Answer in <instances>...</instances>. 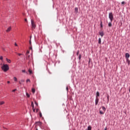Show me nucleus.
Here are the masks:
<instances>
[{"instance_id":"f257e3e1","label":"nucleus","mask_w":130,"mask_h":130,"mask_svg":"<svg viewBox=\"0 0 130 130\" xmlns=\"http://www.w3.org/2000/svg\"><path fill=\"white\" fill-rule=\"evenodd\" d=\"M2 70L4 71V72H8L9 70H10V68L9 67V65L7 64H4L3 66L2 67Z\"/></svg>"},{"instance_id":"f03ea898","label":"nucleus","mask_w":130,"mask_h":130,"mask_svg":"<svg viewBox=\"0 0 130 130\" xmlns=\"http://www.w3.org/2000/svg\"><path fill=\"white\" fill-rule=\"evenodd\" d=\"M109 18L110 19L111 22H112L113 21V14L112 12L109 13Z\"/></svg>"},{"instance_id":"7ed1b4c3","label":"nucleus","mask_w":130,"mask_h":130,"mask_svg":"<svg viewBox=\"0 0 130 130\" xmlns=\"http://www.w3.org/2000/svg\"><path fill=\"white\" fill-rule=\"evenodd\" d=\"M99 103V98H95V106L98 105Z\"/></svg>"},{"instance_id":"20e7f679","label":"nucleus","mask_w":130,"mask_h":130,"mask_svg":"<svg viewBox=\"0 0 130 130\" xmlns=\"http://www.w3.org/2000/svg\"><path fill=\"white\" fill-rule=\"evenodd\" d=\"M29 45H30V47H29V50H31V52L32 51H33V50L32 49V42H31V40H29Z\"/></svg>"},{"instance_id":"39448f33","label":"nucleus","mask_w":130,"mask_h":130,"mask_svg":"<svg viewBox=\"0 0 130 130\" xmlns=\"http://www.w3.org/2000/svg\"><path fill=\"white\" fill-rule=\"evenodd\" d=\"M130 55L128 53H126L125 55V57H126V59H128V58L129 57Z\"/></svg>"},{"instance_id":"423d86ee","label":"nucleus","mask_w":130,"mask_h":130,"mask_svg":"<svg viewBox=\"0 0 130 130\" xmlns=\"http://www.w3.org/2000/svg\"><path fill=\"white\" fill-rule=\"evenodd\" d=\"M99 34L101 36V37H103V36H104V32H103V31H99Z\"/></svg>"},{"instance_id":"0eeeda50","label":"nucleus","mask_w":130,"mask_h":130,"mask_svg":"<svg viewBox=\"0 0 130 130\" xmlns=\"http://www.w3.org/2000/svg\"><path fill=\"white\" fill-rule=\"evenodd\" d=\"M42 123H41V122H40V121H38V122H35L36 126V125H41Z\"/></svg>"},{"instance_id":"6e6552de","label":"nucleus","mask_w":130,"mask_h":130,"mask_svg":"<svg viewBox=\"0 0 130 130\" xmlns=\"http://www.w3.org/2000/svg\"><path fill=\"white\" fill-rule=\"evenodd\" d=\"M100 96V92L99 91L96 92V98H98V97Z\"/></svg>"},{"instance_id":"1a4fd4ad","label":"nucleus","mask_w":130,"mask_h":130,"mask_svg":"<svg viewBox=\"0 0 130 130\" xmlns=\"http://www.w3.org/2000/svg\"><path fill=\"white\" fill-rule=\"evenodd\" d=\"M24 82H25L24 80H21L20 81H19V83L20 85H22V84H23V83H24Z\"/></svg>"},{"instance_id":"9d476101","label":"nucleus","mask_w":130,"mask_h":130,"mask_svg":"<svg viewBox=\"0 0 130 130\" xmlns=\"http://www.w3.org/2000/svg\"><path fill=\"white\" fill-rule=\"evenodd\" d=\"M79 9L77 7L75 8V12L76 14H78Z\"/></svg>"},{"instance_id":"9b49d317","label":"nucleus","mask_w":130,"mask_h":130,"mask_svg":"<svg viewBox=\"0 0 130 130\" xmlns=\"http://www.w3.org/2000/svg\"><path fill=\"white\" fill-rule=\"evenodd\" d=\"M86 130H92V126H91V125H89L87 127V129H86Z\"/></svg>"},{"instance_id":"f8f14e48","label":"nucleus","mask_w":130,"mask_h":130,"mask_svg":"<svg viewBox=\"0 0 130 130\" xmlns=\"http://www.w3.org/2000/svg\"><path fill=\"white\" fill-rule=\"evenodd\" d=\"M112 21H111L109 23H108V26L109 27H112Z\"/></svg>"},{"instance_id":"ddd939ff","label":"nucleus","mask_w":130,"mask_h":130,"mask_svg":"<svg viewBox=\"0 0 130 130\" xmlns=\"http://www.w3.org/2000/svg\"><path fill=\"white\" fill-rule=\"evenodd\" d=\"M6 60H7V62H9V63H11V59H8V58H7Z\"/></svg>"},{"instance_id":"4468645a","label":"nucleus","mask_w":130,"mask_h":130,"mask_svg":"<svg viewBox=\"0 0 130 130\" xmlns=\"http://www.w3.org/2000/svg\"><path fill=\"white\" fill-rule=\"evenodd\" d=\"M28 73H29L30 75H31V74H32L33 72L31 69H29Z\"/></svg>"},{"instance_id":"2eb2a0df","label":"nucleus","mask_w":130,"mask_h":130,"mask_svg":"<svg viewBox=\"0 0 130 130\" xmlns=\"http://www.w3.org/2000/svg\"><path fill=\"white\" fill-rule=\"evenodd\" d=\"M126 59V62H127V63H128V66H129V64H130L129 59Z\"/></svg>"},{"instance_id":"dca6fc26","label":"nucleus","mask_w":130,"mask_h":130,"mask_svg":"<svg viewBox=\"0 0 130 130\" xmlns=\"http://www.w3.org/2000/svg\"><path fill=\"white\" fill-rule=\"evenodd\" d=\"M11 29H12V27H9L7 29V30H6L7 32H10V31H11Z\"/></svg>"},{"instance_id":"f3484780","label":"nucleus","mask_w":130,"mask_h":130,"mask_svg":"<svg viewBox=\"0 0 130 130\" xmlns=\"http://www.w3.org/2000/svg\"><path fill=\"white\" fill-rule=\"evenodd\" d=\"M102 108L104 112L106 111V108H105V107L102 106Z\"/></svg>"},{"instance_id":"a211bd4d","label":"nucleus","mask_w":130,"mask_h":130,"mask_svg":"<svg viewBox=\"0 0 130 130\" xmlns=\"http://www.w3.org/2000/svg\"><path fill=\"white\" fill-rule=\"evenodd\" d=\"M107 102L108 103L109 102V94H107Z\"/></svg>"},{"instance_id":"6ab92c4d","label":"nucleus","mask_w":130,"mask_h":130,"mask_svg":"<svg viewBox=\"0 0 130 130\" xmlns=\"http://www.w3.org/2000/svg\"><path fill=\"white\" fill-rule=\"evenodd\" d=\"M78 58H79V60H81V59L82 58V54H79Z\"/></svg>"},{"instance_id":"aec40b11","label":"nucleus","mask_w":130,"mask_h":130,"mask_svg":"<svg viewBox=\"0 0 130 130\" xmlns=\"http://www.w3.org/2000/svg\"><path fill=\"white\" fill-rule=\"evenodd\" d=\"M98 43L99 44H101V38H100L99 39Z\"/></svg>"},{"instance_id":"412c9836","label":"nucleus","mask_w":130,"mask_h":130,"mask_svg":"<svg viewBox=\"0 0 130 130\" xmlns=\"http://www.w3.org/2000/svg\"><path fill=\"white\" fill-rule=\"evenodd\" d=\"M14 80L15 82H18V79H17V77H14Z\"/></svg>"},{"instance_id":"4be33fe9","label":"nucleus","mask_w":130,"mask_h":130,"mask_svg":"<svg viewBox=\"0 0 130 130\" xmlns=\"http://www.w3.org/2000/svg\"><path fill=\"white\" fill-rule=\"evenodd\" d=\"M101 28H103V22H102V21H101Z\"/></svg>"},{"instance_id":"5701e85b","label":"nucleus","mask_w":130,"mask_h":130,"mask_svg":"<svg viewBox=\"0 0 130 130\" xmlns=\"http://www.w3.org/2000/svg\"><path fill=\"white\" fill-rule=\"evenodd\" d=\"M35 28H36V25L35 24L34 22H33V28L35 29Z\"/></svg>"},{"instance_id":"b1692460","label":"nucleus","mask_w":130,"mask_h":130,"mask_svg":"<svg viewBox=\"0 0 130 130\" xmlns=\"http://www.w3.org/2000/svg\"><path fill=\"white\" fill-rule=\"evenodd\" d=\"M31 28H33V20H31Z\"/></svg>"},{"instance_id":"393cba45","label":"nucleus","mask_w":130,"mask_h":130,"mask_svg":"<svg viewBox=\"0 0 130 130\" xmlns=\"http://www.w3.org/2000/svg\"><path fill=\"white\" fill-rule=\"evenodd\" d=\"M3 104H5V102H0V105H3Z\"/></svg>"},{"instance_id":"a878e982","label":"nucleus","mask_w":130,"mask_h":130,"mask_svg":"<svg viewBox=\"0 0 130 130\" xmlns=\"http://www.w3.org/2000/svg\"><path fill=\"white\" fill-rule=\"evenodd\" d=\"M100 114H104V112H103L102 111H100Z\"/></svg>"},{"instance_id":"bb28decb","label":"nucleus","mask_w":130,"mask_h":130,"mask_svg":"<svg viewBox=\"0 0 130 130\" xmlns=\"http://www.w3.org/2000/svg\"><path fill=\"white\" fill-rule=\"evenodd\" d=\"M16 54H18V55H19V56H21V55H22V54L21 53H18L17 52H16Z\"/></svg>"},{"instance_id":"cd10ccee","label":"nucleus","mask_w":130,"mask_h":130,"mask_svg":"<svg viewBox=\"0 0 130 130\" xmlns=\"http://www.w3.org/2000/svg\"><path fill=\"white\" fill-rule=\"evenodd\" d=\"M26 96L27 97H28V98H29V97H30V94H29V93L26 92Z\"/></svg>"},{"instance_id":"c85d7f7f","label":"nucleus","mask_w":130,"mask_h":130,"mask_svg":"<svg viewBox=\"0 0 130 130\" xmlns=\"http://www.w3.org/2000/svg\"><path fill=\"white\" fill-rule=\"evenodd\" d=\"M40 117H42V113L41 112H40Z\"/></svg>"},{"instance_id":"c756f323","label":"nucleus","mask_w":130,"mask_h":130,"mask_svg":"<svg viewBox=\"0 0 130 130\" xmlns=\"http://www.w3.org/2000/svg\"><path fill=\"white\" fill-rule=\"evenodd\" d=\"M35 104H36V105L37 106H38V103H37V102H36V101H35Z\"/></svg>"},{"instance_id":"7c9ffc66","label":"nucleus","mask_w":130,"mask_h":130,"mask_svg":"<svg viewBox=\"0 0 130 130\" xmlns=\"http://www.w3.org/2000/svg\"><path fill=\"white\" fill-rule=\"evenodd\" d=\"M29 53H30V51H27L26 52V54H27V55H28V54H29Z\"/></svg>"},{"instance_id":"2f4dec72","label":"nucleus","mask_w":130,"mask_h":130,"mask_svg":"<svg viewBox=\"0 0 130 130\" xmlns=\"http://www.w3.org/2000/svg\"><path fill=\"white\" fill-rule=\"evenodd\" d=\"M124 4H125V2L124 1L121 2L122 5H124Z\"/></svg>"},{"instance_id":"473e14b6","label":"nucleus","mask_w":130,"mask_h":130,"mask_svg":"<svg viewBox=\"0 0 130 130\" xmlns=\"http://www.w3.org/2000/svg\"><path fill=\"white\" fill-rule=\"evenodd\" d=\"M29 82H30V79H27L26 80V83H29Z\"/></svg>"},{"instance_id":"72a5a7b5","label":"nucleus","mask_w":130,"mask_h":130,"mask_svg":"<svg viewBox=\"0 0 130 130\" xmlns=\"http://www.w3.org/2000/svg\"><path fill=\"white\" fill-rule=\"evenodd\" d=\"M79 50H78L77 51V53H76V55H79Z\"/></svg>"},{"instance_id":"f704fd0d","label":"nucleus","mask_w":130,"mask_h":130,"mask_svg":"<svg viewBox=\"0 0 130 130\" xmlns=\"http://www.w3.org/2000/svg\"><path fill=\"white\" fill-rule=\"evenodd\" d=\"M66 89L67 92H69V87L68 86L66 87Z\"/></svg>"},{"instance_id":"c9c22d12","label":"nucleus","mask_w":130,"mask_h":130,"mask_svg":"<svg viewBox=\"0 0 130 130\" xmlns=\"http://www.w3.org/2000/svg\"><path fill=\"white\" fill-rule=\"evenodd\" d=\"M0 59L1 60H3V56H0Z\"/></svg>"},{"instance_id":"e433bc0d","label":"nucleus","mask_w":130,"mask_h":130,"mask_svg":"<svg viewBox=\"0 0 130 130\" xmlns=\"http://www.w3.org/2000/svg\"><path fill=\"white\" fill-rule=\"evenodd\" d=\"M48 72L49 73V74H50V75H51V73L50 72V71H49V70H48Z\"/></svg>"},{"instance_id":"4c0bfd02","label":"nucleus","mask_w":130,"mask_h":130,"mask_svg":"<svg viewBox=\"0 0 130 130\" xmlns=\"http://www.w3.org/2000/svg\"><path fill=\"white\" fill-rule=\"evenodd\" d=\"M35 91H36L35 88H33V93H35Z\"/></svg>"},{"instance_id":"58836bf2","label":"nucleus","mask_w":130,"mask_h":130,"mask_svg":"<svg viewBox=\"0 0 130 130\" xmlns=\"http://www.w3.org/2000/svg\"><path fill=\"white\" fill-rule=\"evenodd\" d=\"M39 111V109H36V112H38Z\"/></svg>"},{"instance_id":"ea45409f","label":"nucleus","mask_w":130,"mask_h":130,"mask_svg":"<svg viewBox=\"0 0 130 130\" xmlns=\"http://www.w3.org/2000/svg\"><path fill=\"white\" fill-rule=\"evenodd\" d=\"M15 91H17V89H16L13 90H12V92H15Z\"/></svg>"},{"instance_id":"a19ab883","label":"nucleus","mask_w":130,"mask_h":130,"mask_svg":"<svg viewBox=\"0 0 130 130\" xmlns=\"http://www.w3.org/2000/svg\"><path fill=\"white\" fill-rule=\"evenodd\" d=\"M31 39H32V35H31V36L30 37V40H31Z\"/></svg>"},{"instance_id":"79ce46f5","label":"nucleus","mask_w":130,"mask_h":130,"mask_svg":"<svg viewBox=\"0 0 130 130\" xmlns=\"http://www.w3.org/2000/svg\"><path fill=\"white\" fill-rule=\"evenodd\" d=\"M15 46H18V45L17 44V43H15Z\"/></svg>"},{"instance_id":"37998d69","label":"nucleus","mask_w":130,"mask_h":130,"mask_svg":"<svg viewBox=\"0 0 130 130\" xmlns=\"http://www.w3.org/2000/svg\"><path fill=\"white\" fill-rule=\"evenodd\" d=\"M26 71L25 70H22V73H25Z\"/></svg>"},{"instance_id":"c03bdc74","label":"nucleus","mask_w":130,"mask_h":130,"mask_svg":"<svg viewBox=\"0 0 130 130\" xmlns=\"http://www.w3.org/2000/svg\"><path fill=\"white\" fill-rule=\"evenodd\" d=\"M31 107H33V102H31Z\"/></svg>"},{"instance_id":"a18cd8bd","label":"nucleus","mask_w":130,"mask_h":130,"mask_svg":"<svg viewBox=\"0 0 130 130\" xmlns=\"http://www.w3.org/2000/svg\"><path fill=\"white\" fill-rule=\"evenodd\" d=\"M24 21H25V22H27V18H25V19H24Z\"/></svg>"},{"instance_id":"49530a36","label":"nucleus","mask_w":130,"mask_h":130,"mask_svg":"<svg viewBox=\"0 0 130 130\" xmlns=\"http://www.w3.org/2000/svg\"><path fill=\"white\" fill-rule=\"evenodd\" d=\"M104 130H107V127H106Z\"/></svg>"},{"instance_id":"de8ad7c7","label":"nucleus","mask_w":130,"mask_h":130,"mask_svg":"<svg viewBox=\"0 0 130 130\" xmlns=\"http://www.w3.org/2000/svg\"><path fill=\"white\" fill-rule=\"evenodd\" d=\"M33 112H35V109H33Z\"/></svg>"},{"instance_id":"09e8293b","label":"nucleus","mask_w":130,"mask_h":130,"mask_svg":"<svg viewBox=\"0 0 130 130\" xmlns=\"http://www.w3.org/2000/svg\"><path fill=\"white\" fill-rule=\"evenodd\" d=\"M8 84H10V81H7Z\"/></svg>"},{"instance_id":"8fccbe9b","label":"nucleus","mask_w":130,"mask_h":130,"mask_svg":"<svg viewBox=\"0 0 130 130\" xmlns=\"http://www.w3.org/2000/svg\"><path fill=\"white\" fill-rule=\"evenodd\" d=\"M31 92H33V88H31Z\"/></svg>"},{"instance_id":"3c124183","label":"nucleus","mask_w":130,"mask_h":130,"mask_svg":"<svg viewBox=\"0 0 130 130\" xmlns=\"http://www.w3.org/2000/svg\"><path fill=\"white\" fill-rule=\"evenodd\" d=\"M36 37L35 36V39H36Z\"/></svg>"},{"instance_id":"603ef678","label":"nucleus","mask_w":130,"mask_h":130,"mask_svg":"<svg viewBox=\"0 0 130 130\" xmlns=\"http://www.w3.org/2000/svg\"><path fill=\"white\" fill-rule=\"evenodd\" d=\"M58 30H59L58 29H57V31H58Z\"/></svg>"},{"instance_id":"864d4df0","label":"nucleus","mask_w":130,"mask_h":130,"mask_svg":"<svg viewBox=\"0 0 130 130\" xmlns=\"http://www.w3.org/2000/svg\"><path fill=\"white\" fill-rule=\"evenodd\" d=\"M36 130H38V129L36 128Z\"/></svg>"},{"instance_id":"5fc2aeb1","label":"nucleus","mask_w":130,"mask_h":130,"mask_svg":"<svg viewBox=\"0 0 130 130\" xmlns=\"http://www.w3.org/2000/svg\"><path fill=\"white\" fill-rule=\"evenodd\" d=\"M73 130H76V129H73Z\"/></svg>"},{"instance_id":"6e6d98bb","label":"nucleus","mask_w":130,"mask_h":130,"mask_svg":"<svg viewBox=\"0 0 130 130\" xmlns=\"http://www.w3.org/2000/svg\"><path fill=\"white\" fill-rule=\"evenodd\" d=\"M85 130H87V129H85Z\"/></svg>"}]
</instances>
